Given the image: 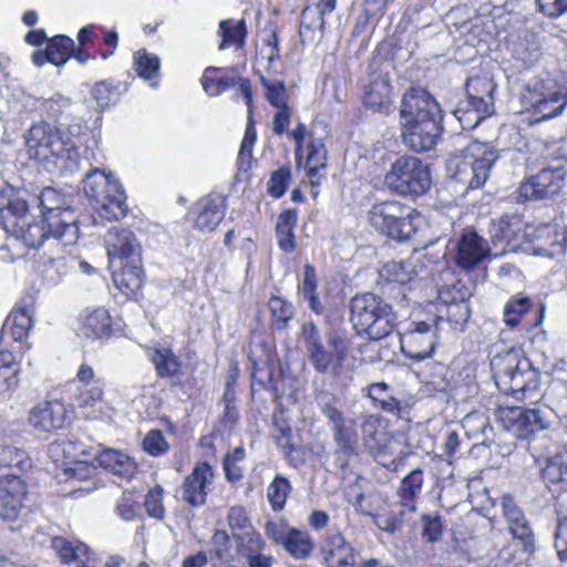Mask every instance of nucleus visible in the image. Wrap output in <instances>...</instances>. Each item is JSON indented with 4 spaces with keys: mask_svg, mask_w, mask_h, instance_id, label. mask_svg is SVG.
<instances>
[{
    "mask_svg": "<svg viewBox=\"0 0 567 567\" xmlns=\"http://www.w3.org/2000/svg\"><path fill=\"white\" fill-rule=\"evenodd\" d=\"M402 143L415 153L435 148L444 132L443 111L435 97L421 86H411L402 95L400 109Z\"/></svg>",
    "mask_w": 567,
    "mask_h": 567,
    "instance_id": "1",
    "label": "nucleus"
},
{
    "mask_svg": "<svg viewBox=\"0 0 567 567\" xmlns=\"http://www.w3.org/2000/svg\"><path fill=\"white\" fill-rule=\"evenodd\" d=\"M25 145L31 158H55L60 167L68 172L80 169V156L76 142L60 135L58 126L39 122L30 127Z\"/></svg>",
    "mask_w": 567,
    "mask_h": 567,
    "instance_id": "2",
    "label": "nucleus"
},
{
    "mask_svg": "<svg viewBox=\"0 0 567 567\" xmlns=\"http://www.w3.org/2000/svg\"><path fill=\"white\" fill-rule=\"evenodd\" d=\"M350 320L357 334H368L370 340L377 341L393 332L396 316L390 303L374 293L367 292L351 299Z\"/></svg>",
    "mask_w": 567,
    "mask_h": 567,
    "instance_id": "3",
    "label": "nucleus"
},
{
    "mask_svg": "<svg viewBox=\"0 0 567 567\" xmlns=\"http://www.w3.org/2000/svg\"><path fill=\"white\" fill-rule=\"evenodd\" d=\"M491 365L497 388L517 398L534 392L540 384L539 370L515 349L495 355Z\"/></svg>",
    "mask_w": 567,
    "mask_h": 567,
    "instance_id": "4",
    "label": "nucleus"
},
{
    "mask_svg": "<svg viewBox=\"0 0 567 567\" xmlns=\"http://www.w3.org/2000/svg\"><path fill=\"white\" fill-rule=\"evenodd\" d=\"M497 159L498 153L493 146L475 141L463 151L461 156L450 161V177L464 186L465 192L481 188L488 179Z\"/></svg>",
    "mask_w": 567,
    "mask_h": 567,
    "instance_id": "5",
    "label": "nucleus"
},
{
    "mask_svg": "<svg viewBox=\"0 0 567 567\" xmlns=\"http://www.w3.org/2000/svg\"><path fill=\"white\" fill-rule=\"evenodd\" d=\"M370 225L396 241L409 240L417 230L419 212L398 200L374 204L368 213Z\"/></svg>",
    "mask_w": 567,
    "mask_h": 567,
    "instance_id": "6",
    "label": "nucleus"
},
{
    "mask_svg": "<svg viewBox=\"0 0 567 567\" xmlns=\"http://www.w3.org/2000/svg\"><path fill=\"white\" fill-rule=\"evenodd\" d=\"M64 220L55 215L35 217L31 214V220L19 229L14 238L21 240L28 248H40L47 240L53 238L63 246L74 245L80 236L79 226H73L70 213L64 214Z\"/></svg>",
    "mask_w": 567,
    "mask_h": 567,
    "instance_id": "7",
    "label": "nucleus"
},
{
    "mask_svg": "<svg viewBox=\"0 0 567 567\" xmlns=\"http://www.w3.org/2000/svg\"><path fill=\"white\" fill-rule=\"evenodd\" d=\"M495 415L506 432H511L516 439L523 440L548 430L556 420L554 410L547 405L534 408L499 406L495 411Z\"/></svg>",
    "mask_w": 567,
    "mask_h": 567,
    "instance_id": "8",
    "label": "nucleus"
},
{
    "mask_svg": "<svg viewBox=\"0 0 567 567\" xmlns=\"http://www.w3.org/2000/svg\"><path fill=\"white\" fill-rule=\"evenodd\" d=\"M389 189L400 195L419 197L431 187L432 178L427 164L415 156H400L384 176Z\"/></svg>",
    "mask_w": 567,
    "mask_h": 567,
    "instance_id": "9",
    "label": "nucleus"
},
{
    "mask_svg": "<svg viewBox=\"0 0 567 567\" xmlns=\"http://www.w3.org/2000/svg\"><path fill=\"white\" fill-rule=\"evenodd\" d=\"M83 192L115 219L126 216L127 197L122 185L113 175H106L99 168L91 169L83 178Z\"/></svg>",
    "mask_w": 567,
    "mask_h": 567,
    "instance_id": "10",
    "label": "nucleus"
},
{
    "mask_svg": "<svg viewBox=\"0 0 567 567\" xmlns=\"http://www.w3.org/2000/svg\"><path fill=\"white\" fill-rule=\"evenodd\" d=\"M566 177L567 167L556 161L520 183L519 197L525 200L551 199L563 192Z\"/></svg>",
    "mask_w": 567,
    "mask_h": 567,
    "instance_id": "11",
    "label": "nucleus"
},
{
    "mask_svg": "<svg viewBox=\"0 0 567 567\" xmlns=\"http://www.w3.org/2000/svg\"><path fill=\"white\" fill-rule=\"evenodd\" d=\"M321 413L331 422V432L336 444L333 452L336 463L340 470H346L350 458L357 454V431L348 424L343 413L334 405L323 403Z\"/></svg>",
    "mask_w": 567,
    "mask_h": 567,
    "instance_id": "12",
    "label": "nucleus"
},
{
    "mask_svg": "<svg viewBox=\"0 0 567 567\" xmlns=\"http://www.w3.org/2000/svg\"><path fill=\"white\" fill-rule=\"evenodd\" d=\"M437 329L439 322L434 329L425 321L412 322L404 333H398L401 351L415 361L430 358L435 348Z\"/></svg>",
    "mask_w": 567,
    "mask_h": 567,
    "instance_id": "13",
    "label": "nucleus"
},
{
    "mask_svg": "<svg viewBox=\"0 0 567 567\" xmlns=\"http://www.w3.org/2000/svg\"><path fill=\"white\" fill-rule=\"evenodd\" d=\"M27 485L18 473L0 475V517L14 523L23 508Z\"/></svg>",
    "mask_w": 567,
    "mask_h": 567,
    "instance_id": "14",
    "label": "nucleus"
},
{
    "mask_svg": "<svg viewBox=\"0 0 567 567\" xmlns=\"http://www.w3.org/2000/svg\"><path fill=\"white\" fill-rule=\"evenodd\" d=\"M501 506L513 538L520 543L524 551L533 553L535 550V535L523 509L509 494L502 496Z\"/></svg>",
    "mask_w": 567,
    "mask_h": 567,
    "instance_id": "15",
    "label": "nucleus"
},
{
    "mask_svg": "<svg viewBox=\"0 0 567 567\" xmlns=\"http://www.w3.org/2000/svg\"><path fill=\"white\" fill-rule=\"evenodd\" d=\"M489 254V246L474 229H465L456 241L455 261L462 269H474Z\"/></svg>",
    "mask_w": 567,
    "mask_h": 567,
    "instance_id": "16",
    "label": "nucleus"
},
{
    "mask_svg": "<svg viewBox=\"0 0 567 567\" xmlns=\"http://www.w3.org/2000/svg\"><path fill=\"white\" fill-rule=\"evenodd\" d=\"M31 220L27 202L18 195L0 193V227L12 237Z\"/></svg>",
    "mask_w": 567,
    "mask_h": 567,
    "instance_id": "17",
    "label": "nucleus"
},
{
    "mask_svg": "<svg viewBox=\"0 0 567 567\" xmlns=\"http://www.w3.org/2000/svg\"><path fill=\"white\" fill-rule=\"evenodd\" d=\"M213 476V470L208 463L197 464L181 486L182 499L192 507L204 505L208 494L207 486Z\"/></svg>",
    "mask_w": 567,
    "mask_h": 567,
    "instance_id": "18",
    "label": "nucleus"
},
{
    "mask_svg": "<svg viewBox=\"0 0 567 567\" xmlns=\"http://www.w3.org/2000/svg\"><path fill=\"white\" fill-rule=\"evenodd\" d=\"M526 236L533 237L536 241L535 252L544 256L561 254L567 247V230L557 224H544L533 229Z\"/></svg>",
    "mask_w": 567,
    "mask_h": 567,
    "instance_id": "19",
    "label": "nucleus"
},
{
    "mask_svg": "<svg viewBox=\"0 0 567 567\" xmlns=\"http://www.w3.org/2000/svg\"><path fill=\"white\" fill-rule=\"evenodd\" d=\"M104 240L111 264L116 259L130 260L134 255H141V246L130 229L112 227L107 230Z\"/></svg>",
    "mask_w": 567,
    "mask_h": 567,
    "instance_id": "20",
    "label": "nucleus"
},
{
    "mask_svg": "<svg viewBox=\"0 0 567 567\" xmlns=\"http://www.w3.org/2000/svg\"><path fill=\"white\" fill-rule=\"evenodd\" d=\"M66 417L64 404L52 401L40 403L33 408L29 415V422L39 432H51L64 427Z\"/></svg>",
    "mask_w": 567,
    "mask_h": 567,
    "instance_id": "21",
    "label": "nucleus"
},
{
    "mask_svg": "<svg viewBox=\"0 0 567 567\" xmlns=\"http://www.w3.org/2000/svg\"><path fill=\"white\" fill-rule=\"evenodd\" d=\"M321 553L327 567H355V550L340 533L327 538Z\"/></svg>",
    "mask_w": 567,
    "mask_h": 567,
    "instance_id": "22",
    "label": "nucleus"
},
{
    "mask_svg": "<svg viewBox=\"0 0 567 567\" xmlns=\"http://www.w3.org/2000/svg\"><path fill=\"white\" fill-rule=\"evenodd\" d=\"M121 271L113 272L115 286L126 295L136 293L144 282V269L141 255L133 259L120 261Z\"/></svg>",
    "mask_w": 567,
    "mask_h": 567,
    "instance_id": "23",
    "label": "nucleus"
},
{
    "mask_svg": "<svg viewBox=\"0 0 567 567\" xmlns=\"http://www.w3.org/2000/svg\"><path fill=\"white\" fill-rule=\"evenodd\" d=\"M151 361L155 367L157 377L171 379V385H179L182 383V362L171 349H155L151 354Z\"/></svg>",
    "mask_w": 567,
    "mask_h": 567,
    "instance_id": "24",
    "label": "nucleus"
},
{
    "mask_svg": "<svg viewBox=\"0 0 567 567\" xmlns=\"http://www.w3.org/2000/svg\"><path fill=\"white\" fill-rule=\"evenodd\" d=\"M111 317L104 308H97L84 315L79 327V334L91 340H99L111 334Z\"/></svg>",
    "mask_w": 567,
    "mask_h": 567,
    "instance_id": "25",
    "label": "nucleus"
},
{
    "mask_svg": "<svg viewBox=\"0 0 567 567\" xmlns=\"http://www.w3.org/2000/svg\"><path fill=\"white\" fill-rule=\"evenodd\" d=\"M532 106L535 122L557 117L567 109V91L559 90L543 95Z\"/></svg>",
    "mask_w": 567,
    "mask_h": 567,
    "instance_id": "26",
    "label": "nucleus"
},
{
    "mask_svg": "<svg viewBox=\"0 0 567 567\" xmlns=\"http://www.w3.org/2000/svg\"><path fill=\"white\" fill-rule=\"evenodd\" d=\"M478 420L481 431L484 436L482 444L489 447V450L495 454L509 456L516 447V443L514 441L515 436H513L511 432H506L504 429L503 432L495 435L487 417L482 415Z\"/></svg>",
    "mask_w": 567,
    "mask_h": 567,
    "instance_id": "27",
    "label": "nucleus"
},
{
    "mask_svg": "<svg viewBox=\"0 0 567 567\" xmlns=\"http://www.w3.org/2000/svg\"><path fill=\"white\" fill-rule=\"evenodd\" d=\"M250 361V375H251V390L258 384L260 388L269 389L278 396V386L275 380V368L277 361L269 354H266L265 360L257 361L249 355Z\"/></svg>",
    "mask_w": 567,
    "mask_h": 567,
    "instance_id": "28",
    "label": "nucleus"
},
{
    "mask_svg": "<svg viewBox=\"0 0 567 567\" xmlns=\"http://www.w3.org/2000/svg\"><path fill=\"white\" fill-rule=\"evenodd\" d=\"M391 89L389 80L374 79L365 90L363 104L372 111L390 112L392 107Z\"/></svg>",
    "mask_w": 567,
    "mask_h": 567,
    "instance_id": "29",
    "label": "nucleus"
},
{
    "mask_svg": "<svg viewBox=\"0 0 567 567\" xmlns=\"http://www.w3.org/2000/svg\"><path fill=\"white\" fill-rule=\"evenodd\" d=\"M226 198L209 196L205 199L203 209L195 220V226L202 231H213L224 219Z\"/></svg>",
    "mask_w": 567,
    "mask_h": 567,
    "instance_id": "30",
    "label": "nucleus"
},
{
    "mask_svg": "<svg viewBox=\"0 0 567 567\" xmlns=\"http://www.w3.org/2000/svg\"><path fill=\"white\" fill-rule=\"evenodd\" d=\"M96 461L100 466L121 477L130 478L136 472V463L130 456L116 450L107 449L102 451Z\"/></svg>",
    "mask_w": 567,
    "mask_h": 567,
    "instance_id": "31",
    "label": "nucleus"
},
{
    "mask_svg": "<svg viewBox=\"0 0 567 567\" xmlns=\"http://www.w3.org/2000/svg\"><path fill=\"white\" fill-rule=\"evenodd\" d=\"M39 204L41 207V215H55L58 219L64 220V214L70 213L73 219V226L78 225V216L70 207H63V196L53 187H45L39 196Z\"/></svg>",
    "mask_w": 567,
    "mask_h": 567,
    "instance_id": "32",
    "label": "nucleus"
},
{
    "mask_svg": "<svg viewBox=\"0 0 567 567\" xmlns=\"http://www.w3.org/2000/svg\"><path fill=\"white\" fill-rule=\"evenodd\" d=\"M324 18L318 8L308 6L301 12L299 35L302 43L315 42L322 38Z\"/></svg>",
    "mask_w": 567,
    "mask_h": 567,
    "instance_id": "33",
    "label": "nucleus"
},
{
    "mask_svg": "<svg viewBox=\"0 0 567 567\" xmlns=\"http://www.w3.org/2000/svg\"><path fill=\"white\" fill-rule=\"evenodd\" d=\"M305 353L315 371L319 374H336L341 368L336 360L333 352L324 346L323 341L308 348L305 350Z\"/></svg>",
    "mask_w": 567,
    "mask_h": 567,
    "instance_id": "34",
    "label": "nucleus"
},
{
    "mask_svg": "<svg viewBox=\"0 0 567 567\" xmlns=\"http://www.w3.org/2000/svg\"><path fill=\"white\" fill-rule=\"evenodd\" d=\"M520 227L522 220L517 215H503L499 219L493 220L489 229L493 244L511 245L517 238Z\"/></svg>",
    "mask_w": 567,
    "mask_h": 567,
    "instance_id": "35",
    "label": "nucleus"
},
{
    "mask_svg": "<svg viewBox=\"0 0 567 567\" xmlns=\"http://www.w3.org/2000/svg\"><path fill=\"white\" fill-rule=\"evenodd\" d=\"M268 309L271 315V327L275 331H285L296 313L295 307L289 300L275 295L268 300Z\"/></svg>",
    "mask_w": 567,
    "mask_h": 567,
    "instance_id": "36",
    "label": "nucleus"
},
{
    "mask_svg": "<svg viewBox=\"0 0 567 567\" xmlns=\"http://www.w3.org/2000/svg\"><path fill=\"white\" fill-rule=\"evenodd\" d=\"M368 396L377 402L384 412L396 414L401 412V400L394 395L393 390L385 382L370 384L368 386Z\"/></svg>",
    "mask_w": 567,
    "mask_h": 567,
    "instance_id": "37",
    "label": "nucleus"
},
{
    "mask_svg": "<svg viewBox=\"0 0 567 567\" xmlns=\"http://www.w3.org/2000/svg\"><path fill=\"white\" fill-rule=\"evenodd\" d=\"M423 482V471L421 468L411 471L401 481L398 493L402 499V505L408 507L411 512L416 511L414 499L421 493Z\"/></svg>",
    "mask_w": 567,
    "mask_h": 567,
    "instance_id": "38",
    "label": "nucleus"
},
{
    "mask_svg": "<svg viewBox=\"0 0 567 567\" xmlns=\"http://www.w3.org/2000/svg\"><path fill=\"white\" fill-rule=\"evenodd\" d=\"M282 546L296 559L308 558L315 547L311 537L297 528H289L288 538Z\"/></svg>",
    "mask_w": 567,
    "mask_h": 567,
    "instance_id": "39",
    "label": "nucleus"
},
{
    "mask_svg": "<svg viewBox=\"0 0 567 567\" xmlns=\"http://www.w3.org/2000/svg\"><path fill=\"white\" fill-rule=\"evenodd\" d=\"M134 65L137 74L151 81L150 85L153 89L158 86V81L154 80L159 74V59L156 55H151L146 50H138L134 54Z\"/></svg>",
    "mask_w": 567,
    "mask_h": 567,
    "instance_id": "40",
    "label": "nucleus"
},
{
    "mask_svg": "<svg viewBox=\"0 0 567 567\" xmlns=\"http://www.w3.org/2000/svg\"><path fill=\"white\" fill-rule=\"evenodd\" d=\"M219 33L223 37L219 50H226L231 44L241 48L247 35L246 22L240 19L233 24L230 20H223L219 22Z\"/></svg>",
    "mask_w": 567,
    "mask_h": 567,
    "instance_id": "41",
    "label": "nucleus"
},
{
    "mask_svg": "<svg viewBox=\"0 0 567 567\" xmlns=\"http://www.w3.org/2000/svg\"><path fill=\"white\" fill-rule=\"evenodd\" d=\"M73 50V40L64 34H59L48 41L45 48L49 63L56 66L64 65L70 60V51Z\"/></svg>",
    "mask_w": 567,
    "mask_h": 567,
    "instance_id": "42",
    "label": "nucleus"
},
{
    "mask_svg": "<svg viewBox=\"0 0 567 567\" xmlns=\"http://www.w3.org/2000/svg\"><path fill=\"white\" fill-rule=\"evenodd\" d=\"M542 477L548 485H560L567 489V458L563 455L549 458L542 471Z\"/></svg>",
    "mask_w": 567,
    "mask_h": 567,
    "instance_id": "43",
    "label": "nucleus"
},
{
    "mask_svg": "<svg viewBox=\"0 0 567 567\" xmlns=\"http://www.w3.org/2000/svg\"><path fill=\"white\" fill-rule=\"evenodd\" d=\"M416 272L410 262L388 261L380 270V276L390 282L408 284Z\"/></svg>",
    "mask_w": 567,
    "mask_h": 567,
    "instance_id": "44",
    "label": "nucleus"
},
{
    "mask_svg": "<svg viewBox=\"0 0 567 567\" xmlns=\"http://www.w3.org/2000/svg\"><path fill=\"white\" fill-rule=\"evenodd\" d=\"M0 465L3 467L16 468L13 473L19 476L31 466V461L23 450L0 445Z\"/></svg>",
    "mask_w": 567,
    "mask_h": 567,
    "instance_id": "45",
    "label": "nucleus"
},
{
    "mask_svg": "<svg viewBox=\"0 0 567 567\" xmlns=\"http://www.w3.org/2000/svg\"><path fill=\"white\" fill-rule=\"evenodd\" d=\"M532 301L528 297L516 295L505 305L503 310L504 321L508 327H516L522 317L530 309Z\"/></svg>",
    "mask_w": 567,
    "mask_h": 567,
    "instance_id": "46",
    "label": "nucleus"
},
{
    "mask_svg": "<svg viewBox=\"0 0 567 567\" xmlns=\"http://www.w3.org/2000/svg\"><path fill=\"white\" fill-rule=\"evenodd\" d=\"M290 492L291 485L288 478L277 474L267 489L268 501L275 512H279L285 507Z\"/></svg>",
    "mask_w": 567,
    "mask_h": 567,
    "instance_id": "47",
    "label": "nucleus"
},
{
    "mask_svg": "<svg viewBox=\"0 0 567 567\" xmlns=\"http://www.w3.org/2000/svg\"><path fill=\"white\" fill-rule=\"evenodd\" d=\"M219 71L220 68L208 66L205 69L202 76L200 81L203 89L209 96H217L236 84L235 78L224 76L215 80L210 76V74L217 73Z\"/></svg>",
    "mask_w": 567,
    "mask_h": 567,
    "instance_id": "48",
    "label": "nucleus"
},
{
    "mask_svg": "<svg viewBox=\"0 0 567 567\" xmlns=\"http://www.w3.org/2000/svg\"><path fill=\"white\" fill-rule=\"evenodd\" d=\"M44 110L56 124L72 116L73 103L69 97L55 94L44 102Z\"/></svg>",
    "mask_w": 567,
    "mask_h": 567,
    "instance_id": "49",
    "label": "nucleus"
},
{
    "mask_svg": "<svg viewBox=\"0 0 567 567\" xmlns=\"http://www.w3.org/2000/svg\"><path fill=\"white\" fill-rule=\"evenodd\" d=\"M445 316L454 330H463L470 319L471 308L468 302H443Z\"/></svg>",
    "mask_w": 567,
    "mask_h": 567,
    "instance_id": "50",
    "label": "nucleus"
},
{
    "mask_svg": "<svg viewBox=\"0 0 567 567\" xmlns=\"http://www.w3.org/2000/svg\"><path fill=\"white\" fill-rule=\"evenodd\" d=\"M466 97H488L494 96L496 84L486 76H474L466 81Z\"/></svg>",
    "mask_w": 567,
    "mask_h": 567,
    "instance_id": "51",
    "label": "nucleus"
},
{
    "mask_svg": "<svg viewBox=\"0 0 567 567\" xmlns=\"http://www.w3.org/2000/svg\"><path fill=\"white\" fill-rule=\"evenodd\" d=\"M238 549L243 547L244 554L247 558L252 555H260V551L265 548V540L261 535L252 530L250 533L237 534L234 533Z\"/></svg>",
    "mask_w": 567,
    "mask_h": 567,
    "instance_id": "52",
    "label": "nucleus"
},
{
    "mask_svg": "<svg viewBox=\"0 0 567 567\" xmlns=\"http://www.w3.org/2000/svg\"><path fill=\"white\" fill-rule=\"evenodd\" d=\"M472 296V287L457 280L452 286L442 287L439 298L442 302H468Z\"/></svg>",
    "mask_w": 567,
    "mask_h": 567,
    "instance_id": "53",
    "label": "nucleus"
},
{
    "mask_svg": "<svg viewBox=\"0 0 567 567\" xmlns=\"http://www.w3.org/2000/svg\"><path fill=\"white\" fill-rule=\"evenodd\" d=\"M291 178V171L288 166H282L271 174L268 182V193L275 198H280L285 195L289 181Z\"/></svg>",
    "mask_w": 567,
    "mask_h": 567,
    "instance_id": "54",
    "label": "nucleus"
},
{
    "mask_svg": "<svg viewBox=\"0 0 567 567\" xmlns=\"http://www.w3.org/2000/svg\"><path fill=\"white\" fill-rule=\"evenodd\" d=\"M58 130L60 135L64 137H70L73 142L74 138H80L83 134H86L89 127L86 122L79 116H70L64 121L58 123Z\"/></svg>",
    "mask_w": 567,
    "mask_h": 567,
    "instance_id": "55",
    "label": "nucleus"
},
{
    "mask_svg": "<svg viewBox=\"0 0 567 567\" xmlns=\"http://www.w3.org/2000/svg\"><path fill=\"white\" fill-rule=\"evenodd\" d=\"M423 530H422V537L427 543H436L441 539L443 534V525L441 520V516L430 515V514H423L421 517Z\"/></svg>",
    "mask_w": 567,
    "mask_h": 567,
    "instance_id": "56",
    "label": "nucleus"
},
{
    "mask_svg": "<svg viewBox=\"0 0 567 567\" xmlns=\"http://www.w3.org/2000/svg\"><path fill=\"white\" fill-rule=\"evenodd\" d=\"M163 488L159 485L151 488L145 496L144 506L147 514L156 519L162 520L165 517V508L163 506Z\"/></svg>",
    "mask_w": 567,
    "mask_h": 567,
    "instance_id": "57",
    "label": "nucleus"
},
{
    "mask_svg": "<svg viewBox=\"0 0 567 567\" xmlns=\"http://www.w3.org/2000/svg\"><path fill=\"white\" fill-rule=\"evenodd\" d=\"M453 114L460 122L463 130H473L475 128L486 116L478 114L472 107L464 106V102L460 101Z\"/></svg>",
    "mask_w": 567,
    "mask_h": 567,
    "instance_id": "58",
    "label": "nucleus"
},
{
    "mask_svg": "<svg viewBox=\"0 0 567 567\" xmlns=\"http://www.w3.org/2000/svg\"><path fill=\"white\" fill-rule=\"evenodd\" d=\"M104 395L103 384L100 381H94L85 390L81 391L78 396L79 408H93L102 402Z\"/></svg>",
    "mask_w": 567,
    "mask_h": 567,
    "instance_id": "59",
    "label": "nucleus"
},
{
    "mask_svg": "<svg viewBox=\"0 0 567 567\" xmlns=\"http://www.w3.org/2000/svg\"><path fill=\"white\" fill-rule=\"evenodd\" d=\"M264 86L267 89V100L276 109L286 107V86L282 81L269 82L265 79L261 80Z\"/></svg>",
    "mask_w": 567,
    "mask_h": 567,
    "instance_id": "60",
    "label": "nucleus"
},
{
    "mask_svg": "<svg viewBox=\"0 0 567 567\" xmlns=\"http://www.w3.org/2000/svg\"><path fill=\"white\" fill-rule=\"evenodd\" d=\"M298 339L305 350L323 341L319 327L312 320L302 322Z\"/></svg>",
    "mask_w": 567,
    "mask_h": 567,
    "instance_id": "61",
    "label": "nucleus"
},
{
    "mask_svg": "<svg viewBox=\"0 0 567 567\" xmlns=\"http://www.w3.org/2000/svg\"><path fill=\"white\" fill-rule=\"evenodd\" d=\"M538 12L549 19H557L567 13V0H535Z\"/></svg>",
    "mask_w": 567,
    "mask_h": 567,
    "instance_id": "62",
    "label": "nucleus"
},
{
    "mask_svg": "<svg viewBox=\"0 0 567 567\" xmlns=\"http://www.w3.org/2000/svg\"><path fill=\"white\" fill-rule=\"evenodd\" d=\"M213 549L210 554L218 560L227 559L230 549V536L227 532L216 529L212 537Z\"/></svg>",
    "mask_w": 567,
    "mask_h": 567,
    "instance_id": "63",
    "label": "nucleus"
},
{
    "mask_svg": "<svg viewBox=\"0 0 567 567\" xmlns=\"http://www.w3.org/2000/svg\"><path fill=\"white\" fill-rule=\"evenodd\" d=\"M143 449L151 455L157 456L167 449L164 435L158 430L151 431L143 440Z\"/></svg>",
    "mask_w": 567,
    "mask_h": 567,
    "instance_id": "64",
    "label": "nucleus"
}]
</instances>
